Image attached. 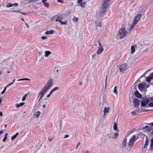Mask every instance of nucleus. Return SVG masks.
Wrapping results in <instances>:
<instances>
[{
	"instance_id": "32",
	"label": "nucleus",
	"mask_w": 153,
	"mask_h": 153,
	"mask_svg": "<svg viewBox=\"0 0 153 153\" xmlns=\"http://www.w3.org/2000/svg\"><path fill=\"white\" fill-rule=\"evenodd\" d=\"M59 89V88L58 87H56L52 89L53 91H54L56 90H58Z\"/></svg>"
},
{
	"instance_id": "20",
	"label": "nucleus",
	"mask_w": 153,
	"mask_h": 153,
	"mask_svg": "<svg viewBox=\"0 0 153 153\" xmlns=\"http://www.w3.org/2000/svg\"><path fill=\"white\" fill-rule=\"evenodd\" d=\"M54 33V31L53 30H50L47 31L45 32V34H49L53 33Z\"/></svg>"
},
{
	"instance_id": "22",
	"label": "nucleus",
	"mask_w": 153,
	"mask_h": 153,
	"mask_svg": "<svg viewBox=\"0 0 153 153\" xmlns=\"http://www.w3.org/2000/svg\"><path fill=\"white\" fill-rule=\"evenodd\" d=\"M24 104H25V103L24 102H22L19 104H16V105L15 106L16 108H18L20 106H23L24 105Z\"/></svg>"
},
{
	"instance_id": "29",
	"label": "nucleus",
	"mask_w": 153,
	"mask_h": 153,
	"mask_svg": "<svg viewBox=\"0 0 153 153\" xmlns=\"http://www.w3.org/2000/svg\"><path fill=\"white\" fill-rule=\"evenodd\" d=\"M13 5V4H11V3H8L6 6V7H12Z\"/></svg>"
},
{
	"instance_id": "18",
	"label": "nucleus",
	"mask_w": 153,
	"mask_h": 153,
	"mask_svg": "<svg viewBox=\"0 0 153 153\" xmlns=\"http://www.w3.org/2000/svg\"><path fill=\"white\" fill-rule=\"evenodd\" d=\"M136 25V24H134V23L132 22V23L129 29V33H130L131 31L133 29V28L135 26V25Z\"/></svg>"
},
{
	"instance_id": "10",
	"label": "nucleus",
	"mask_w": 153,
	"mask_h": 153,
	"mask_svg": "<svg viewBox=\"0 0 153 153\" xmlns=\"http://www.w3.org/2000/svg\"><path fill=\"white\" fill-rule=\"evenodd\" d=\"M142 16V14L140 13L137 14L134 18L133 22L134 24H136Z\"/></svg>"
},
{
	"instance_id": "46",
	"label": "nucleus",
	"mask_w": 153,
	"mask_h": 153,
	"mask_svg": "<svg viewBox=\"0 0 153 153\" xmlns=\"http://www.w3.org/2000/svg\"><path fill=\"white\" fill-rule=\"evenodd\" d=\"M80 142H79L77 144V145H76V149L78 147V146H79V145H80Z\"/></svg>"
},
{
	"instance_id": "2",
	"label": "nucleus",
	"mask_w": 153,
	"mask_h": 153,
	"mask_svg": "<svg viewBox=\"0 0 153 153\" xmlns=\"http://www.w3.org/2000/svg\"><path fill=\"white\" fill-rule=\"evenodd\" d=\"M128 33V32L126 31L124 27L122 28L118 31L117 37L118 39H121L123 38Z\"/></svg>"
},
{
	"instance_id": "35",
	"label": "nucleus",
	"mask_w": 153,
	"mask_h": 153,
	"mask_svg": "<svg viewBox=\"0 0 153 153\" xmlns=\"http://www.w3.org/2000/svg\"><path fill=\"white\" fill-rule=\"evenodd\" d=\"M117 86H116L114 87V93L115 94H117Z\"/></svg>"
},
{
	"instance_id": "5",
	"label": "nucleus",
	"mask_w": 153,
	"mask_h": 153,
	"mask_svg": "<svg viewBox=\"0 0 153 153\" xmlns=\"http://www.w3.org/2000/svg\"><path fill=\"white\" fill-rule=\"evenodd\" d=\"M130 99H132L133 100V103L134 106L135 107H137L139 106L140 104V100L137 99L134 96H132Z\"/></svg>"
},
{
	"instance_id": "64",
	"label": "nucleus",
	"mask_w": 153,
	"mask_h": 153,
	"mask_svg": "<svg viewBox=\"0 0 153 153\" xmlns=\"http://www.w3.org/2000/svg\"><path fill=\"white\" fill-rule=\"evenodd\" d=\"M25 23L26 25L27 26V27L29 28V26L27 25V23H26L25 22Z\"/></svg>"
},
{
	"instance_id": "42",
	"label": "nucleus",
	"mask_w": 153,
	"mask_h": 153,
	"mask_svg": "<svg viewBox=\"0 0 153 153\" xmlns=\"http://www.w3.org/2000/svg\"><path fill=\"white\" fill-rule=\"evenodd\" d=\"M99 27H101L102 26V23L101 22H100L97 25Z\"/></svg>"
},
{
	"instance_id": "55",
	"label": "nucleus",
	"mask_w": 153,
	"mask_h": 153,
	"mask_svg": "<svg viewBox=\"0 0 153 153\" xmlns=\"http://www.w3.org/2000/svg\"><path fill=\"white\" fill-rule=\"evenodd\" d=\"M13 83L12 82L11 83H10L9 84L7 85V86H7V87H9V86H10V85H12V84H13Z\"/></svg>"
},
{
	"instance_id": "54",
	"label": "nucleus",
	"mask_w": 153,
	"mask_h": 153,
	"mask_svg": "<svg viewBox=\"0 0 153 153\" xmlns=\"http://www.w3.org/2000/svg\"><path fill=\"white\" fill-rule=\"evenodd\" d=\"M107 75L106 76V79H105V87L106 86V83H107Z\"/></svg>"
},
{
	"instance_id": "3",
	"label": "nucleus",
	"mask_w": 153,
	"mask_h": 153,
	"mask_svg": "<svg viewBox=\"0 0 153 153\" xmlns=\"http://www.w3.org/2000/svg\"><path fill=\"white\" fill-rule=\"evenodd\" d=\"M111 0H103V3L101 9V13L103 14L107 10L109 4V1Z\"/></svg>"
},
{
	"instance_id": "45",
	"label": "nucleus",
	"mask_w": 153,
	"mask_h": 153,
	"mask_svg": "<svg viewBox=\"0 0 153 153\" xmlns=\"http://www.w3.org/2000/svg\"><path fill=\"white\" fill-rule=\"evenodd\" d=\"M48 140L50 141H51L53 139V137H48Z\"/></svg>"
},
{
	"instance_id": "58",
	"label": "nucleus",
	"mask_w": 153,
	"mask_h": 153,
	"mask_svg": "<svg viewBox=\"0 0 153 153\" xmlns=\"http://www.w3.org/2000/svg\"><path fill=\"white\" fill-rule=\"evenodd\" d=\"M68 137L69 135H68L66 134L65 136L64 137V138L65 139L67 137Z\"/></svg>"
},
{
	"instance_id": "16",
	"label": "nucleus",
	"mask_w": 153,
	"mask_h": 153,
	"mask_svg": "<svg viewBox=\"0 0 153 153\" xmlns=\"http://www.w3.org/2000/svg\"><path fill=\"white\" fill-rule=\"evenodd\" d=\"M149 149L151 151L153 150V138H152L150 140Z\"/></svg>"
},
{
	"instance_id": "15",
	"label": "nucleus",
	"mask_w": 153,
	"mask_h": 153,
	"mask_svg": "<svg viewBox=\"0 0 153 153\" xmlns=\"http://www.w3.org/2000/svg\"><path fill=\"white\" fill-rule=\"evenodd\" d=\"M117 123L116 122H114V126H113V128L114 130L116 131L117 132H119V130L118 129L117 127Z\"/></svg>"
},
{
	"instance_id": "49",
	"label": "nucleus",
	"mask_w": 153,
	"mask_h": 153,
	"mask_svg": "<svg viewBox=\"0 0 153 153\" xmlns=\"http://www.w3.org/2000/svg\"><path fill=\"white\" fill-rule=\"evenodd\" d=\"M62 120H60V123L59 124V127H60V130L61 129V127H62Z\"/></svg>"
},
{
	"instance_id": "63",
	"label": "nucleus",
	"mask_w": 153,
	"mask_h": 153,
	"mask_svg": "<svg viewBox=\"0 0 153 153\" xmlns=\"http://www.w3.org/2000/svg\"><path fill=\"white\" fill-rule=\"evenodd\" d=\"M150 75L152 76L153 79V73H152L150 74Z\"/></svg>"
},
{
	"instance_id": "24",
	"label": "nucleus",
	"mask_w": 153,
	"mask_h": 153,
	"mask_svg": "<svg viewBox=\"0 0 153 153\" xmlns=\"http://www.w3.org/2000/svg\"><path fill=\"white\" fill-rule=\"evenodd\" d=\"M146 78V81L149 82H150L151 80L153 79V78L152 77V76L150 75L149 76L147 77Z\"/></svg>"
},
{
	"instance_id": "50",
	"label": "nucleus",
	"mask_w": 153,
	"mask_h": 153,
	"mask_svg": "<svg viewBox=\"0 0 153 153\" xmlns=\"http://www.w3.org/2000/svg\"><path fill=\"white\" fill-rule=\"evenodd\" d=\"M26 98L25 96H23L22 98V101L25 100L26 99Z\"/></svg>"
},
{
	"instance_id": "34",
	"label": "nucleus",
	"mask_w": 153,
	"mask_h": 153,
	"mask_svg": "<svg viewBox=\"0 0 153 153\" xmlns=\"http://www.w3.org/2000/svg\"><path fill=\"white\" fill-rule=\"evenodd\" d=\"M78 19L77 18L74 17L73 19V21L74 22H77L78 21Z\"/></svg>"
},
{
	"instance_id": "61",
	"label": "nucleus",
	"mask_w": 153,
	"mask_h": 153,
	"mask_svg": "<svg viewBox=\"0 0 153 153\" xmlns=\"http://www.w3.org/2000/svg\"><path fill=\"white\" fill-rule=\"evenodd\" d=\"M19 10H13L12 11V12H19Z\"/></svg>"
},
{
	"instance_id": "53",
	"label": "nucleus",
	"mask_w": 153,
	"mask_h": 153,
	"mask_svg": "<svg viewBox=\"0 0 153 153\" xmlns=\"http://www.w3.org/2000/svg\"><path fill=\"white\" fill-rule=\"evenodd\" d=\"M19 13H20L21 14H22L24 15H27V13L25 12H19Z\"/></svg>"
},
{
	"instance_id": "26",
	"label": "nucleus",
	"mask_w": 153,
	"mask_h": 153,
	"mask_svg": "<svg viewBox=\"0 0 153 153\" xmlns=\"http://www.w3.org/2000/svg\"><path fill=\"white\" fill-rule=\"evenodd\" d=\"M104 115L106 113H108V112H109V111L108 108L106 107H105L104 108Z\"/></svg>"
},
{
	"instance_id": "59",
	"label": "nucleus",
	"mask_w": 153,
	"mask_h": 153,
	"mask_svg": "<svg viewBox=\"0 0 153 153\" xmlns=\"http://www.w3.org/2000/svg\"><path fill=\"white\" fill-rule=\"evenodd\" d=\"M3 116V113L1 111H0V116Z\"/></svg>"
},
{
	"instance_id": "7",
	"label": "nucleus",
	"mask_w": 153,
	"mask_h": 153,
	"mask_svg": "<svg viewBox=\"0 0 153 153\" xmlns=\"http://www.w3.org/2000/svg\"><path fill=\"white\" fill-rule=\"evenodd\" d=\"M136 136L133 135V137L130 139L128 143V146L130 147V148L132 146L136 140Z\"/></svg>"
},
{
	"instance_id": "60",
	"label": "nucleus",
	"mask_w": 153,
	"mask_h": 153,
	"mask_svg": "<svg viewBox=\"0 0 153 153\" xmlns=\"http://www.w3.org/2000/svg\"><path fill=\"white\" fill-rule=\"evenodd\" d=\"M13 4V5H14L16 6H17L18 5V4L17 3H15Z\"/></svg>"
},
{
	"instance_id": "12",
	"label": "nucleus",
	"mask_w": 153,
	"mask_h": 153,
	"mask_svg": "<svg viewBox=\"0 0 153 153\" xmlns=\"http://www.w3.org/2000/svg\"><path fill=\"white\" fill-rule=\"evenodd\" d=\"M146 85L145 82H144V84L140 83L138 85V88L140 91H143L145 88V85Z\"/></svg>"
},
{
	"instance_id": "37",
	"label": "nucleus",
	"mask_w": 153,
	"mask_h": 153,
	"mask_svg": "<svg viewBox=\"0 0 153 153\" xmlns=\"http://www.w3.org/2000/svg\"><path fill=\"white\" fill-rule=\"evenodd\" d=\"M148 106L150 107H153V102H151L149 103L148 104Z\"/></svg>"
},
{
	"instance_id": "4",
	"label": "nucleus",
	"mask_w": 153,
	"mask_h": 153,
	"mask_svg": "<svg viewBox=\"0 0 153 153\" xmlns=\"http://www.w3.org/2000/svg\"><path fill=\"white\" fill-rule=\"evenodd\" d=\"M53 84V80L51 79H50L48 80L47 83L42 88L47 91L51 87Z\"/></svg>"
},
{
	"instance_id": "1",
	"label": "nucleus",
	"mask_w": 153,
	"mask_h": 153,
	"mask_svg": "<svg viewBox=\"0 0 153 153\" xmlns=\"http://www.w3.org/2000/svg\"><path fill=\"white\" fill-rule=\"evenodd\" d=\"M53 21H55L56 22H58L62 25H65L67 24V20H63V16L62 14L59 15H56L54 16L51 19Z\"/></svg>"
},
{
	"instance_id": "43",
	"label": "nucleus",
	"mask_w": 153,
	"mask_h": 153,
	"mask_svg": "<svg viewBox=\"0 0 153 153\" xmlns=\"http://www.w3.org/2000/svg\"><path fill=\"white\" fill-rule=\"evenodd\" d=\"M48 38L47 36H42L41 37V38L42 39L44 40Z\"/></svg>"
},
{
	"instance_id": "51",
	"label": "nucleus",
	"mask_w": 153,
	"mask_h": 153,
	"mask_svg": "<svg viewBox=\"0 0 153 153\" xmlns=\"http://www.w3.org/2000/svg\"><path fill=\"white\" fill-rule=\"evenodd\" d=\"M149 101H150L151 102H153V97H152L149 98Z\"/></svg>"
},
{
	"instance_id": "62",
	"label": "nucleus",
	"mask_w": 153,
	"mask_h": 153,
	"mask_svg": "<svg viewBox=\"0 0 153 153\" xmlns=\"http://www.w3.org/2000/svg\"><path fill=\"white\" fill-rule=\"evenodd\" d=\"M148 125H151L152 126H153V122L152 123H148Z\"/></svg>"
},
{
	"instance_id": "48",
	"label": "nucleus",
	"mask_w": 153,
	"mask_h": 153,
	"mask_svg": "<svg viewBox=\"0 0 153 153\" xmlns=\"http://www.w3.org/2000/svg\"><path fill=\"white\" fill-rule=\"evenodd\" d=\"M57 1L61 3H62L63 2V0H57Z\"/></svg>"
},
{
	"instance_id": "25",
	"label": "nucleus",
	"mask_w": 153,
	"mask_h": 153,
	"mask_svg": "<svg viewBox=\"0 0 153 153\" xmlns=\"http://www.w3.org/2000/svg\"><path fill=\"white\" fill-rule=\"evenodd\" d=\"M19 133L18 132H17L15 135L13 136L11 138V140H14L17 136L18 135Z\"/></svg>"
},
{
	"instance_id": "19",
	"label": "nucleus",
	"mask_w": 153,
	"mask_h": 153,
	"mask_svg": "<svg viewBox=\"0 0 153 153\" xmlns=\"http://www.w3.org/2000/svg\"><path fill=\"white\" fill-rule=\"evenodd\" d=\"M119 135L118 133H115L114 134V136L112 137H111V136H109V137L110 138H112V139H117V137Z\"/></svg>"
},
{
	"instance_id": "17",
	"label": "nucleus",
	"mask_w": 153,
	"mask_h": 153,
	"mask_svg": "<svg viewBox=\"0 0 153 153\" xmlns=\"http://www.w3.org/2000/svg\"><path fill=\"white\" fill-rule=\"evenodd\" d=\"M40 112L39 111H38L35 113L33 114V117L34 118L36 117L38 118L40 116Z\"/></svg>"
},
{
	"instance_id": "14",
	"label": "nucleus",
	"mask_w": 153,
	"mask_h": 153,
	"mask_svg": "<svg viewBox=\"0 0 153 153\" xmlns=\"http://www.w3.org/2000/svg\"><path fill=\"white\" fill-rule=\"evenodd\" d=\"M127 141V137H125L123 139V143H122V148H125L126 146V143Z\"/></svg>"
},
{
	"instance_id": "23",
	"label": "nucleus",
	"mask_w": 153,
	"mask_h": 153,
	"mask_svg": "<svg viewBox=\"0 0 153 153\" xmlns=\"http://www.w3.org/2000/svg\"><path fill=\"white\" fill-rule=\"evenodd\" d=\"M45 53V57H47L51 53V52L49 51H46Z\"/></svg>"
},
{
	"instance_id": "27",
	"label": "nucleus",
	"mask_w": 153,
	"mask_h": 153,
	"mask_svg": "<svg viewBox=\"0 0 153 153\" xmlns=\"http://www.w3.org/2000/svg\"><path fill=\"white\" fill-rule=\"evenodd\" d=\"M149 144V141L147 138L146 139L145 143L144 146V149H145L146 146L148 145Z\"/></svg>"
},
{
	"instance_id": "8",
	"label": "nucleus",
	"mask_w": 153,
	"mask_h": 153,
	"mask_svg": "<svg viewBox=\"0 0 153 153\" xmlns=\"http://www.w3.org/2000/svg\"><path fill=\"white\" fill-rule=\"evenodd\" d=\"M47 92V91L42 88L40 91V92L38 94V97H40V98L39 100V101L41 99L42 97L44 96L45 94Z\"/></svg>"
},
{
	"instance_id": "13",
	"label": "nucleus",
	"mask_w": 153,
	"mask_h": 153,
	"mask_svg": "<svg viewBox=\"0 0 153 153\" xmlns=\"http://www.w3.org/2000/svg\"><path fill=\"white\" fill-rule=\"evenodd\" d=\"M134 94L137 98L139 99H141L142 98V95L138 92V91L136 90L134 93Z\"/></svg>"
},
{
	"instance_id": "40",
	"label": "nucleus",
	"mask_w": 153,
	"mask_h": 153,
	"mask_svg": "<svg viewBox=\"0 0 153 153\" xmlns=\"http://www.w3.org/2000/svg\"><path fill=\"white\" fill-rule=\"evenodd\" d=\"M131 113L132 115H135L137 114V113L134 111L131 112Z\"/></svg>"
},
{
	"instance_id": "56",
	"label": "nucleus",
	"mask_w": 153,
	"mask_h": 153,
	"mask_svg": "<svg viewBox=\"0 0 153 153\" xmlns=\"http://www.w3.org/2000/svg\"><path fill=\"white\" fill-rule=\"evenodd\" d=\"M34 0H29L28 2L29 3H32L33 2V1H34Z\"/></svg>"
},
{
	"instance_id": "21",
	"label": "nucleus",
	"mask_w": 153,
	"mask_h": 153,
	"mask_svg": "<svg viewBox=\"0 0 153 153\" xmlns=\"http://www.w3.org/2000/svg\"><path fill=\"white\" fill-rule=\"evenodd\" d=\"M136 46L132 45L131 46V53L132 54L135 52V47Z\"/></svg>"
},
{
	"instance_id": "47",
	"label": "nucleus",
	"mask_w": 153,
	"mask_h": 153,
	"mask_svg": "<svg viewBox=\"0 0 153 153\" xmlns=\"http://www.w3.org/2000/svg\"><path fill=\"white\" fill-rule=\"evenodd\" d=\"M148 129H147V130L148 131H149L152 130V127L149 126L148 127Z\"/></svg>"
},
{
	"instance_id": "36",
	"label": "nucleus",
	"mask_w": 153,
	"mask_h": 153,
	"mask_svg": "<svg viewBox=\"0 0 153 153\" xmlns=\"http://www.w3.org/2000/svg\"><path fill=\"white\" fill-rule=\"evenodd\" d=\"M7 87L6 86H5L4 87V90L2 91V92H1V94H3L4 93L5 91L7 89Z\"/></svg>"
},
{
	"instance_id": "31",
	"label": "nucleus",
	"mask_w": 153,
	"mask_h": 153,
	"mask_svg": "<svg viewBox=\"0 0 153 153\" xmlns=\"http://www.w3.org/2000/svg\"><path fill=\"white\" fill-rule=\"evenodd\" d=\"M40 102L39 101V100L38 101V102L36 103L34 105V107L35 108H36L40 104Z\"/></svg>"
},
{
	"instance_id": "57",
	"label": "nucleus",
	"mask_w": 153,
	"mask_h": 153,
	"mask_svg": "<svg viewBox=\"0 0 153 153\" xmlns=\"http://www.w3.org/2000/svg\"><path fill=\"white\" fill-rule=\"evenodd\" d=\"M4 131V130L0 131V134H2Z\"/></svg>"
},
{
	"instance_id": "9",
	"label": "nucleus",
	"mask_w": 153,
	"mask_h": 153,
	"mask_svg": "<svg viewBox=\"0 0 153 153\" xmlns=\"http://www.w3.org/2000/svg\"><path fill=\"white\" fill-rule=\"evenodd\" d=\"M97 42L99 45V47L98 49L97 50V53L98 54H100L101 53L103 50V46L101 44L100 41L98 40Z\"/></svg>"
},
{
	"instance_id": "28",
	"label": "nucleus",
	"mask_w": 153,
	"mask_h": 153,
	"mask_svg": "<svg viewBox=\"0 0 153 153\" xmlns=\"http://www.w3.org/2000/svg\"><path fill=\"white\" fill-rule=\"evenodd\" d=\"M44 6L47 8H48L49 7V4L48 3L46 2H42Z\"/></svg>"
},
{
	"instance_id": "44",
	"label": "nucleus",
	"mask_w": 153,
	"mask_h": 153,
	"mask_svg": "<svg viewBox=\"0 0 153 153\" xmlns=\"http://www.w3.org/2000/svg\"><path fill=\"white\" fill-rule=\"evenodd\" d=\"M148 72V71H146V72H145L144 74H143V75H142V76H141L140 77V78H141V77H143L144 76H145V75L146 74L147 72Z\"/></svg>"
},
{
	"instance_id": "33",
	"label": "nucleus",
	"mask_w": 153,
	"mask_h": 153,
	"mask_svg": "<svg viewBox=\"0 0 153 153\" xmlns=\"http://www.w3.org/2000/svg\"><path fill=\"white\" fill-rule=\"evenodd\" d=\"M30 80V79H29L28 78H22L21 79H19L18 81H22V80Z\"/></svg>"
},
{
	"instance_id": "11",
	"label": "nucleus",
	"mask_w": 153,
	"mask_h": 153,
	"mask_svg": "<svg viewBox=\"0 0 153 153\" xmlns=\"http://www.w3.org/2000/svg\"><path fill=\"white\" fill-rule=\"evenodd\" d=\"M127 67V65L126 63H124L121 65L120 67V71L121 72L125 70Z\"/></svg>"
},
{
	"instance_id": "6",
	"label": "nucleus",
	"mask_w": 153,
	"mask_h": 153,
	"mask_svg": "<svg viewBox=\"0 0 153 153\" xmlns=\"http://www.w3.org/2000/svg\"><path fill=\"white\" fill-rule=\"evenodd\" d=\"M149 102V100L148 98L146 97H144L141 100V105L143 107L146 106Z\"/></svg>"
},
{
	"instance_id": "38",
	"label": "nucleus",
	"mask_w": 153,
	"mask_h": 153,
	"mask_svg": "<svg viewBox=\"0 0 153 153\" xmlns=\"http://www.w3.org/2000/svg\"><path fill=\"white\" fill-rule=\"evenodd\" d=\"M151 110L150 109H143L142 110V112H147L149 111H151Z\"/></svg>"
},
{
	"instance_id": "39",
	"label": "nucleus",
	"mask_w": 153,
	"mask_h": 153,
	"mask_svg": "<svg viewBox=\"0 0 153 153\" xmlns=\"http://www.w3.org/2000/svg\"><path fill=\"white\" fill-rule=\"evenodd\" d=\"M148 128V126H146L145 127H143L141 128H140L139 130H142Z\"/></svg>"
},
{
	"instance_id": "52",
	"label": "nucleus",
	"mask_w": 153,
	"mask_h": 153,
	"mask_svg": "<svg viewBox=\"0 0 153 153\" xmlns=\"http://www.w3.org/2000/svg\"><path fill=\"white\" fill-rule=\"evenodd\" d=\"M96 56V54H95L92 55V59H94V58Z\"/></svg>"
},
{
	"instance_id": "41",
	"label": "nucleus",
	"mask_w": 153,
	"mask_h": 153,
	"mask_svg": "<svg viewBox=\"0 0 153 153\" xmlns=\"http://www.w3.org/2000/svg\"><path fill=\"white\" fill-rule=\"evenodd\" d=\"M7 138V137H6V136H4L2 140V141L3 142H5L6 141Z\"/></svg>"
},
{
	"instance_id": "30",
	"label": "nucleus",
	"mask_w": 153,
	"mask_h": 153,
	"mask_svg": "<svg viewBox=\"0 0 153 153\" xmlns=\"http://www.w3.org/2000/svg\"><path fill=\"white\" fill-rule=\"evenodd\" d=\"M91 79L92 81H94L95 79V76L94 74H92L91 76Z\"/></svg>"
}]
</instances>
